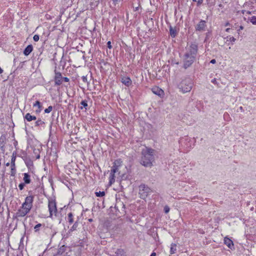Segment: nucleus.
<instances>
[{"label": "nucleus", "mask_w": 256, "mask_h": 256, "mask_svg": "<svg viewBox=\"0 0 256 256\" xmlns=\"http://www.w3.org/2000/svg\"><path fill=\"white\" fill-rule=\"evenodd\" d=\"M155 150L150 148H146L145 150V167H151L154 160Z\"/></svg>", "instance_id": "1"}, {"label": "nucleus", "mask_w": 256, "mask_h": 256, "mask_svg": "<svg viewBox=\"0 0 256 256\" xmlns=\"http://www.w3.org/2000/svg\"><path fill=\"white\" fill-rule=\"evenodd\" d=\"M178 86L183 92H189L192 88V81L189 78L183 80L180 84Z\"/></svg>", "instance_id": "2"}, {"label": "nucleus", "mask_w": 256, "mask_h": 256, "mask_svg": "<svg viewBox=\"0 0 256 256\" xmlns=\"http://www.w3.org/2000/svg\"><path fill=\"white\" fill-rule=\"evenodd\" d=\"M30 210L29 208H26L22 206L16 212L13 216V219H16L18 218L24 217Z\"/></svg>", "instance_id": "3"}, {"label": "nucleus", "mask_w": 256, "mask_h": 256, "mask_svg": "<svg viewBox=\"0 0 256 256\" xmlns=\"http://www.w3.org/2000/svg\"><path fill=\"white\" fill-rule=\"evenodd\" d=\"M198 52V46L194 44H192L186 48V52L185 54L193 56L196 58Z\"/></svg>", "instance_id": "4"}, {"label": "nucleus", "mask_w": 256, "mask_h": 256, "mask_svg": "<svg viewBox=\"0 0 256 256\" xmlns=\"http://www.w3.org/2000/svg\"><path fill=\"white\" fill-rule=\"evenodd\" d=\"M48 207L50 212V216H52L53 212L54 214L55 215H56V214L57 212V208L55 200H49Z\"/></svg>", "instance_id": "5"}, {"label": "nucleus", "mask_w": 256, "mask_h": 256, "mask_svg": "<svg viewBox=\"0 0 256 256\" xmlns=\"http://www.w3.org/2000/svg\"><path fill=\"white\" fill-rule=\"evenodd\" d=\"M195 57L188 55V54H185L184 56V64L185 68L190 66L194 62Z\"/></svg>", "instance_id": "6"}, {"label": "nucleus", "mask_w": 256, "mask_h": 256, "mask_svg": "<svg viewBox=\"0 0 256 256\" xmlns=\"http://www.w3.org/2000/svg\"><path fill=\"white\" fill-rule=\"evenodd\" d=\"M54 72L55 74L54 77V85L60 86L62 84L63 82V77L62 76V74L56 71V68H55Z\"/></svg>", "instance_id": "7"}, {"label": "nucleus", "mask_w": 256, "mask_h": 256, "mask_svg": "<svg viewBox=\"0 0 256 256\" xmlns=\"http://www.w3.org/2000/svg\"><path fill=\"white\" fill-rule=\"evenodd\" d=\"M34 196H29L26 198L24 202H23L22 206L25 208H29L31 210L32 207V203L34 201Z\"/></svg>", "instance_id": "8"}, {"label": "nucleus", "mask_w": 256, "mask_h": 256, "mask_svg": "<svg viewBox=\"0 0 256 256\" xmlns=\"http://www.w3.org/2000/svg\"><path fill=\"white\" fill-rule=\"evenodd\" d=\"M151 90L154 94L160 97H162L164 94V90L158 87H154L151 89Z\"/></svg>", "instance_id": "9"}, {"label": "nucleus", "mask_w": 256, "mask_h": 256, "mask_svg": "<svg viewBox=\"0 0 256 256\" xmlns=\"http://www.w3.org/2000/svg\"><path fill=\"white\" fill-rule=\"evenodd\" d=\"M122 161L121 158L116 160L113 162V166L112 170L116 169V172H118V168L122 165Z\"/></svg>", "instance_id": "10"}, {"label": "nucleus", "mask_w": 256, "mask_h": 256, "mask_svg": "<svg viewBox=\"0 0 256 256\" xmlns=\"http://www.w3.org/2000/svg\"><path fill=\"white\" fill-rule=\"evenodd\" d=\"M117 172L116 171V169L111 170L110 176L109 177V184L110 185H112L115 182V174Z\"/></svg>", "instance_id": "11"}, {"label": "nucleus", "mask_w": 256, "mask_h": 256, "mask_svg": "<svg viewBox=\"0 0 256 256\" xmlns=\"http://www.w3.org/2000/svg\"><path fill=\"white\" fill-rule=\"evenodd\" d=\"M121 82L126 86H130L132 84V80L129 77L123 76L122 78Z\"/></svg>", "instance_id": "12"}, {"label": "nucleus", "mask_w": 256, "mask_h": 256, "mask_svg": "<svg viewBox=\"0 0 256 256\" xmlns=\"http://www.w3.org/2000/svg\"><path fill=\"white\" fill-rule=\"evenodd\" d=\"M224 243L228 248L230 249H232L234 248V244L232 241L226 236L224 238Z\"/></svg>", "instance_id": "13"}, {"label": "nucleus", "mask_w": 256, "mask_h": 256, "mask_svg": "<svg viewBox=\"0 0 256 256\" xmlns=\"http://www.w3.org/2000/svg\"><path fill=\"white\" fill-rule=\"evenodd\" d=\"M32 50L33 46L32 44H29L24 48L23 53L26 56H28L31 53Z\"/></svg>", "instance_id": "14"}, {"label": "nucleus", "mask_w": 256, "mask_h": 256, "mask_svg": "<svg viewBox=\"0 0 256 256\" xmlns=\"http://www.w3.org/2000/svg\"><path fill=\"white\" fill-rule=\"evenodd\" d=\"M24 120H26L27 122H31L32 120H36V117L34 116L31 115L30 113H27L24 116Z\"/></svg>", "instance_id": "15"}, {"label": "nucleus", "mask_w": 256, "mask_h": 256, "mask_svg": "<svg viewBox=\"0 0 256 256\" xmlns=\"http://www.w3.org/2000/svg\"><path fill=\"white\" fill-rule=\"evenodd\" d=\"M33 106H38V108L36 110L35 112L36 114H39L42 110V106L40 102L38 100H36L33 104Z\"/></svg>", "instance_id": "16"}, {"label": "nucleus", "mask_w": 256, "mask_h": 256, "mask_svg": "<svg viewBox=\"0 0 256 256\" xmlns=\"http://www.w3.org/2000/svg\"><path fill=\"white\" fill-rule=\"evenodd\" d=\"M25 164L28 169H30L33 166V162L30 158H24Z\"/></svg>", "instance_id": "17"}, {"label": "nucleus", "mask_w": 256, "mask_h": 256, "mask_svg": "<svg viewBox=\"0 0 256 256\" xmlns=\"http://www.w3.org/2000/svg\"><path fill=\"white\" fill-rule=\"evenodd\" d=\"M24 177L23 178V180L24 181V183L26 184H29L31 182L30 176L28 173H24Z\"/></svg>", "instance_id": "18"}, {"label": "nucleus", "mask_w": 256, "mask_h": 256, "mask_svg": "<svg viewBox=\"0 0 256 256\" xmlns=\"http://www.w3.org/2000/svg\"><path fill=\"white\" fill-rule=\"evenodd\" d=\"M206 26V22L204 21H200L196 26V29L198 30H204Z\"/></svg>", "instance_id": "19"}, {"label": "nucleus", "mask_w": 256, "mask_h": 256, "mask_svg": "<svg viewBox=\"0 0 256 256\" xmlns=\"http://www.w3.org/2000/svg\"><path fill=\"white\" fill-rule=\"evenodd\" d=\"M68 248L64 245H62L61 246L58 250L57 252L58 255H62L64 253L66 250Z\"/></svg>", "instance_id": "20"}, {"label": "nucleus", "mask_w": 256, "mask_h": 256, "mask_svg": "<svg viewBox=\"0 0 256 256\" xmlns=\"http://www.w3.org/2000/svg\"><path fill=\"white\" fill-rule=\"evenodd\" d=\"M74 216L72 212H70L68 214L67 221L69 224H71L74 222Z\"/></svg>", "instance_id": "21"}, {"label": "nucleus", "mask_w": 256, "mask_h": 256, "mask_svg": "<svg viewBox=\"0 0 256 256\" xmlns=\"http://www.w3.org/2000/svg\"><path fill=\"white\" fill-rule=\"evenodd\" d=\"M78 220H76L73 226L71 227V228L68 230V234H70L71 232L74 231L76 230L78 226Z\"/></svg>", "instance_id": "22"}, {"label": "nucleus", "mask_w": 256, "mask_h": 256, "mask_svg": "<svg viewBox=\"0 0 256 256\" xmlns=\"http://www.w3.org/2000/svg\"><path fill=\"white\" fill-rule=\"evenodd\" d=\"M10 176H14L16 174V164H10Z\"/></svg>", "instance_id": "23"}, {"label": "nucleus", "mask_w": 256, "mask_h": 256, "mask_svg": "<svg viewBox=\"0 0 256 256\" xmlns=\"http://www.w3.org/2000/svg\"><path fill=\"white\" fill-rule=\"evenodd\" d=\"M176 250V244L174 243L172 244L171 246H170V254H175Z\"/></svg>", "instance_id": "24"}, {"label": "nucleus", "mask_w": 256, "mask_h": 256, "mask_svg": "<svg viewBox=\"0 0 256 256\" xmlns=\"http://www.w3.org/2000/svg\"><path fill=\"white\" fill-rule=\"evenodd\" d=\"M45 124L44 122L42 121L40 118H38L34 126L38 127L40 126H43Z\"/></svg>", "instance_id": "25"}, {"label": "nucleus", "mask_w": 256, "mask_h": 256, "mask_svg": "<svg viewBox=\"0 0 256 256\" xmlns=\"http://www.w3.org/2000/svg\"><path fill=\"white\" fill-rule=\"evenodd\" d=\"M80 104L82 106H80V109L81 110H82L83 108H84L86 110H87V107L88 106V101L86 100H82Z\"/></svg>", "instance_id": "26"}, {"label": "nucleus", "mask_w": 256, "mask_h": 256, "mask_svg": "<svg viewBox=\"0 0 256 256\" xmlns=\"http://www.w3.org/2000/svg\"><path fill=\"white\" fill-rule=\"evenodd\" d=\"M139 188H140L139 194L140 196V197L144 199V198H143L144 194V184H140V186Z\"/></svg>", "instance_id": "27"}, {"label": "nucleus", "mask_w": 256, "mask_h": 256, "mask_svg": "<svg viewBox=\"0 0 256 256\" xmlns=\"http://www.w3.org/2000/svg\"><path fill=\"white\" fill-rule=\"evenodd\" d=\"M16 152L14 151L12 152L10 164H15V162L16 159Z\"/></svg>", "instance_id": "28"}, {"label": "nucleus", "mask_w": 256, "mask_h": 256, "mask_svg": "<svg viewBox=\"0 0 256 256\" xmlns=\"http://www.w3.org/2000/svg\"><path fill=\"white\" fill-rule=\"evenodd\" d=\"M224 38L226 39V41H230L232 42V44L234 43L236 40V39L234 37L230 36H228Z\"/></svg>", "instance_id": "29"}, {"label": "nucleus", "mask_w": 256, "mask_h": 256, "mask_svg": "<svg viewBox=\"0 0 256 256\" xmlns=\"http://www.w3.org/2000/svg\"><path fill=\"white\" fill-rule=\"evenodd\" d=\"M105 194H106L104 191H102V192L100 191L98 192H96V195L98 197H102L105 195Z\"/></svg>", "instance_id": "30"}, {"label": "nucleus", "mask_w": 256, "mask_h": 256, "mask_svg": "<svg viewBox=\"0 0 256 256\" xmlns=\"http://www.w3.org/2000/svg\"><path fill=\"white\" fill-rule=\"evenodd\" d=\"M248 20L253 24H256V16H253L248 18Z\"/></svg>", "instance_id": "31"}, {"label": "nucleus", "mask_w": 256, "mask_h": 256, "mask_svg": "<svg viewBox=\"0 0 256 256\" xmlns=\"http://www.w3.org/2000/svg\"><path fill=\"white\" fill-rule=\"evenodd\" d=\"M42 226V224H38L36 225L34 227V230L35 232H38L40 230V228Z\"/></svg>", "instance_id": "32"}, {"label": "nucleus", "mask_w": 256, "mask_h": 256, "mask_svg": "<svg viewBox=\"0 0 256 256\" xmlns=\"http://www.w3.org/2000/svg\"><path fill=\"white\" fill-rule=\"evenodd\" d=\"M170 34L172 36L174 37L176 35V30L173 29L172 27L170 28Z\"/></svg>", "instance_id": "33"}, {"label": "nucleus", "mask_w": 256, "mask_h": 256, "mask_svg": "<svg viewBox=\"0 0 256 256\" xmlns=\"http://www.w3.org/2000/svg\"><path fill=\"white\" fill-rule=\"evenodd\" d=\"M52 106H49L48 108L44 110L45 113H50L52 110Z\"/></svg>", "instance_id": "34"}, {"label": "nucleus", "mask_w": 256, "mask_h": 256, "mask_svg": "<svg viewBox=\"0 0 256 256\" xmlns=\"http://www.w3.org/2000/svg\"><path fill=\"white\" fill-rule=\"evenodd\" d=\"M124 252V250H123L118 249V250H116V254L118 256L119 254H120V255L122 256V255H123Z\"/></svg>", "instance_id": "35"}, {"label": "nucleus", "mask_w": 256, "mask_h": 256, "mask_svg": "<svg viewBox=\"0 0 256 256\" xmlns=\"http://www.w3.org/2000/svg\"><path fill=\"white\" fill-rule=\"evenodd\" d=\"M112 4L114 6L119 4L122 0H112Z\"/></svg>", "instance_id": "36"}, {"label": "nucleus", "mask_w": 256, "mask_h": 256, "mask_svg": "<svg viewBox=\"0 0 256 256\" xmlns=\"http://www.w3.org/2000/svg\"><path fill=\"white\" fill-rule=\"evenodd\" d=\"M25 184H26L24 182H22V183L18 185L19 189L20 190H22L24 188Z\"/></svg>", "instance_id": "37"}, {"label": "nucleus", "mask_w": 256, "mask_h": 256, "mask_svg": "<svg viewBox=\"0 0 256 256\" xmlns=\"http://www.w3.org/2000/svg\"><path fill=\"white\" fill-rule=\"evenodd\" d=\"M34 42H38L40 39V36L38 34H35L33 37Z\"/></svg>", "instance_id": "38"}, {"label": "nucleus", "mask_w": 256, "mask_h": 256, "mask_svg": "<svg viewBox=\"0 0 256 256\" xmlns=\"http://www.w3.org/2000/svg\"><path fill=\"white\" fill-rule=\"evenodd\" d=\"M82 80L83 82H84L85 83H88V82L86 76H82Z\"/></svg>", "instance_id": "39"}, {"label": "nucleus", "mask_w": 256, "mask_h": 256, "mask_svg": "<svg viewBox=\"0 0 256 256\" xmlns=\"http://www.w3.org/2000/svg\"><path fill=\"white\" fill-rule=\"evenodd\" d=\"M164 210L166 214L168 213L170 211L169 207L168 206H165L164 208Z\"/></svg>", "instance_id": "40"}, {"label": "nucleus", "mask_w": 256, "mask_h": 256, "mask_svg": "<svg viewBox=\"0 0 256 256\" xmlns=\"http://www.w3.org/2000/svg\"><path fill=\"white\" fill-rule=\"evenodd\" d=\"M107 46L108 48H109L110 49L112 48V46L111 45V42L110 41H108V42H107Z\"/></svg>", "instance_id": "41"}, {"label": "nucleus", "mask_w": 256, "mask_h": 256, "mask_svg": "<svg viewBox=\"0 0 256 256\" xmlns=\"http://www.w3.org/2000/svg\"><path fill=\"white\" fill-rule=\"evenodd\" d=\"M63 81L65 82H68L70 81V80L67 77H63Z\"/></svg>", "instance_id": "42"}, {"label": "nucleus", "mask_w": 256, "mask_h": 256, "mask_svg": "<svg viewBox=\"0 0 256 256\" xmlns=\"http://www.w3.org/2000/svg\"><path fill=\"white\" fill-rule=\"evenodd\" d=\"M102 0H98L96 1V6L100 4V2H102Z\"/></svg>", "instance_id": "43"}, {"label": "nucleus", "mask_w": 256, "mask_h": 256, "mask_svg": "<svg viewBox=\"0 0 256 256\" xmlns=\"http://www.w3.org/2000/svg\"><path fill=\"white\" fill-rule=\"evenodd\" d=\"M210 63L212 64H214L216 62V60L215 59H212L210 60Z\"/></svg>", "instance_id": "44"}, {"label": "nucleus", "mask_w": 256, "mask_h": 256, "mask_svg": "<svg viewBox=\"0 0 256 256\" xmlns=\"http://www.w3.org/2000/svg\"><path fill=\"white\" fill-rule=\"evenodd\" d=\"M203 0H198V5H200V4H202Z\"/></svg>", "instance_id": "45"}, {"label": "nucleus", "mask_w": 256, "mask_h": 256, "mask_svg": "<svg viewBox=\"0 0 256 256\" xmlns=\"http://www.w3.org/2000/svg\"><path fill=\"white\" fill-rule=\"evenodd\" d=\"M139 6H140V4L138 5V6H136V7H134V6H133L134 8L135 9V11H138V10Z\"/></svg>", "instance_id": "46"}, {"label": "nucleus", "mask_w": 256, "mask_h": 256, "mask_svg": "<svg viewBox=\"0 0 256 256\" xmlns=\"http://www.w3.org/2000/svg\"><path fill=\"white\" fill-rule=\"evenodd\" d=\"M38 152H39V150H36V148L34 149V154H37Z\"/></svg>", "instance_id": "47"}, {"label": "nucleus", "mask_w": 256, "mask_h": 256, "mask_svg": "<svg viewBox=\"0 0 256 256\" xmlns=\"http://www.w3.org/2000/svg\"><path fill=\"white\" fill-rule=\"evenodd\" d=\"M140 163L142 166H144V160L142 159L140 161Z\"/></svg>", "instance_id": "48"}, {"label": "nucleus", "mask_w": 256, "mask_h": 256, "mask_svg": "<svg viewBox=\"0 0 256 256\" xmlns=\"http://www.w3.org/2000/svg\"><path fill=\"white\" fill-rule=\"evenodd\" d=\"M2 142H1V141L0 140V146H1V148H2L4 147V144H2Z\"/></svg>", "instance_id": "49"}, {"label": "nucleus", "mask_w": 256, "mask_h": 256, "mask_svg": "<svg viewBox=\"0 0 256 256\" xmlns=\"http://www.w3.org/2000/svg\"><path fill=\"white\" fill-rule=\"evenodd\" d=\"M150 256H156V253L154 252H153L152 253V254H150Z\"/></svg>", "instance_id": "50"}, {"label": "nucleus", "mask_w": 256, "mask_h": 256, "mask_svg": "<svg viewBox=\"0 0 256 256\" xmlns=\"http://www.w3.org/2000/svg\"><path fill=\"white\" fill-rule=\"evenodd\" d=\"M141 153H142V156H144V148H142V150Z\"/></svg>", "instance_id": "51"}, {"label": "nucleus", "mask_w": 256, "mask_h": 256, "mask_svg": "<svg viewBox=\"0 0 256 256\" xmlns=\"http://www.w3.org/2000/svg\"><path fill=\"white\" fill-rule=\"evenodd\" d=\"M40 158V156L39 154H38V155L36 156V159H38V158Z\"/></svg>", "instance_id": "52"}, {"label": "nucleus", "mask_w": 256, "mask_h": 256, "mask_svg": "<svg viewBox=\"0 0 256 256\" xmlns=\"http://www.w3.org/2000/svg\"><path fill=\"white\" fill-rule=\"evenodd\" d=\"M243 28H244V27L242 26H240L238 31L243 30Z\"/></svg>", "instance_id": "53"}, {"label": "nucleus", "mask_w": 256, "mask_h": 256, "mask_svg": "<svg viewBox=\"0 0 256 256\" xmlns=\"http://www.w3.org/2000/svg\"><path fill=\"white\" fill-rule=\"evenodd\" d=\"M230 28H227L226 30V32H229L230 30Z\"/></svg>", "instance_id": "54"}, {"label": "nucleus", "mask_w": 256, "mask_h": 256, "mask_svg": "<svg viewBox=\"0 0 256 256\" xmlns=\"http://www.w3.org/2000/svg\"><path fill=\"white\" fill-rule=\"evenodd\" d=\"M3 72L2 69L0 67V74Z\"/></svg>", "instance_id": "55"}, {"label": "nucleus", "mask_w": 256, "mask_h": 256, "mask_svg": "<svg viewBox=\"0 0 256 256\" xmlns=\"http://www.w3.org/2000/svg\"><path fill=\"white\" fill-rule=\"evenodd\" d=\"M230 24L229 22H226V24H225V26H230Z\"/></svg>", "instance_id": "56"}, {"label": "nucleus", "mask_w": 256, "mask_h": 256, "mask_svg": "<svg viewBox=\"0 0 256 256\" xmlns=\"http://www.w3.org/2000/svg\"><path fill=\"white\" fill-rule=\"evenodd\" d=\"M122 178V179L126 178H125V174H123Z\"/></svg>", "instance_id": "57"}, {"label": "nucleus", "mask_w": 256, "mask_h": 256, "mask_svg": "<svg viewBox=\"0 0 256 256\" xmlns=\"http://www.w3.org/2000/svg\"><path fill=\"white\" fill-rule=\"evenodd\" d=\"M6 166H10V163H9V162H8V163H6Z\"/></svg>", "instance_id": "58"}, {"label": "nucleus", "mask_w": 256, "mask_h": 256, "mask_svg": "<svg viewBox=\"0 0 256 256\" xmlns=\"http://www.w3.org/2000/svg\"><path fill=\"white\" fill-rule=\"evenodd\" d=\"M89 220L90 221H92V219H90Z\"/></svg>", "instance_id": "59"}]
</instances>
